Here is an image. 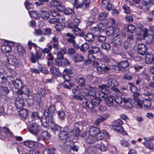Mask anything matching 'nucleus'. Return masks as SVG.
<instances>
[{
	"label": "nucleus",
	"instance_id": "nucleus-1",
	"mask_svg": "<svg viewBox=\"0 0 154 154\" xmlns=\"http://www.w3.org/2000/svg\"><path fill=\"white\" fill-rule=\"evenodd\" d=\"M28 130L30 133L35 135H38L42 132L40 127L36 123H33L30 125Z\"/></svg>",
	"mask_w": 154,
	"mask_h": 154
},
{
	"label": "nucleus",
	"instance_id": "nucleus-2",
	"mask_svg": "<svg viewBox=\"0 0 154 154\" xmlns=\"http://www.w3.org/2000/svg\"><path fill=\"white\" fill-rule=\"evenodd\" d=\"M96 88H93L89 91H88L85 94V95H84V98L86 100H89L92 98L96 97V91H97Z\"/></svg>",
	"mask_w": 154,
	"mask_h": 154
},
{
	"label": "nucleus",
	"instance_id": "nucleus-3",
	"mask_svg": "<svg viewBox=\"0 0 154 154\" xmlns=\"http://www.w3.org/2000/svg\"><path fill=\"white\" fill-rule=\"evenodd\" d=\"M137 49L138 53L139 54L144 55L147 52L148 47L144 44L139 43L137 45Z\"/></svg>",
	"mask_w": 154,
	"mask_h": 154
},
{
	"label": "nucleus",
	"instance_id": "nucleus-4",
	"mask_svg": "<svg viewBox=\"0 0 154 154\" xmlns=\"http://www.w3.org/2000/svg\"><path fill=\"white\" fill-rule=\"evenodd\" d=\"M24 98L23 96H18L15 100V105L18 109L22 108L24 105Z\"/></svg>",
	"mask_w": 154,
	"mask_h": 154
},
{
	"label": "nucleus",
	"instance_id": "nucleus-5",
	"mask_svg": "<svg viewBox=\"0 0 154 154\" xmlns=\"http://www.w3.org/2000/svg\"><path fill=\"white\" fill-rule=\"evenodd\" d=\"M116 36L111 40V43L112 45L116 48L119 47L122 44V40L120 38V36L116 35Z\"/></svg>",
	"mask_w": 154,
	"mask_h": 154
},
{
	"label": "nucleus",
	"instance_id": "nucleus-6",
	"mask_svg": "<svg viewBox=\"0 0 154 154\" xmlns=\"http://www.w3.org/2000/svg\"><path fill=\"white\" fill-rule=\"evenodd\" d=\"M148 32L147 29H145L143 32V37L145 38L146 43L150 44L152 42L153 36L151 35H147Z\"/></svg>",
	"mask_w": 154,
	"mask_h": 154
},
{
	"label": "nucleus",
	"instance_id": "nucleus-7",
	"mask_svg": "<svg viewBox=\"0 0 154 154\" xmlns=\"http://www.w3.org/2000/svg\"><path fill=\"white\" fill-rule=\"evenodd\" d=\"M5 45L1 46V49L4 52H10L11 51V46H14V43H11L12 45H10L9 43H8V41L5 40Z\"/></svg>",
	"mask_w": 154,
	"mask_h": 154
},
{
	"label": "nucleus",
	"instance_id": "nucleus-8",
	"mask_svg": "<svg viewBox=\"0 0 154 154\" xmlns=\"http://www.w3.org/2000/svg\"><path fill=\"white\" fill-rule=\"evenodd\" d=\"M75 24V23L72 22L68 23V26L69 28L73 29L72 32H73V33L75 35H77L80 32L79 28L78 27V26Z\"/></svg>",
	"mask_w": 154,
	"mask_h": 154
},
{
	"label": "nucleus",
	"instance_id": "nucleus-9",
	"mask_svg": "<svg viewBox=\"0 0 154 154\" xmlns=\"http://www.w3.org/2000/svg\"><path fill=\"white\" fill-rule=\"evenodd\" d=\"M40 136H38L37 138V141H38L41 140H48L50 138V134L47 131H42Z\"/></svg>",
	"mask_w": 154,
	"mask_h": 154
},
{
	"label": "nucleus",
	"instance_id": "nucleus-10",
	"mask_svg": "<svg viewBox=\"0 0 154 154\" xmlns=\"http://www.w3.org/2000/svg\"><path fill=\"white\" fill-rule=\"evenodd\" d=\"M129 65V62L127 60H125L118 63L117 66L119 68L120 70H124L125 71V68H128ZM126 70L127 69H126Z\"/></svg>",
	"mask_w": 154,
	"mask_h": 154
},
{
	"label": "nucleus",
	"instance_id": "nucleus-11",
	"mask_svg": "<svg viewBox=\"0 0 154 154\" xmlns=\"http://www.w3.org/2000/svg\"><path fill=\"white\" fill-rule=\"evenodd\" d=\"M142 4L145 6L147 10L152 8H154V1L153 0H149L148 1H146L144 0L142 1Z\"/></svg>",
	"mask_w": 154,
	"mask_h": 154
},
{
	"label": "nucleus",
	"instance_id": "nucleus-12",
	"mask_svg": "<svg viewBox=\"0 0 154 154\" xmlns=\"http://www.w3.org/2000/svg\"><path fill=\"white\" fill-rule=\"evenodd\" d=\"M44 116H45V119L47 120V122H48L49 126L50 123L51 125H55V123L53 120V117L51 116V115H49L48 112H45Z\"/></svg>",
	"mask_w": 154,
	"mask_h": 154
},
{
	"label": "nucleus",
	"instance_id": "nucleus-13",
	"mask_svg": "<svg viewBox=\"0 0 154 154\" xmlns=\"http://www.w3.org/2000/svg\"><path fill=\"white\" fill-rule=\"evenodd\" d=\"M145 60L146 63L147 64H154L153 55L151 53L147 54L145 56Z\"/></svg>",
	"mask_w": 154,
	"mask_h": 154
},
{
	"label": "nucleus",
	"instance_id": "nucleus-14",
	"mask_svg": "<svg viewBox=\"0 0 154 154\" xmlns=\"http://www.w3.org/2000/svg\"><path fill=\"white\" fill-rule=\"evenodd\" d=\"M8 62L11 64L16 65L18 63V61L15 56L10 55L8 57Z\"/></svg>",
	"mask_w": 154,
	"mask_h": 154
},
{
	"label": "nucleus",
	"instance_id": "nucleus-15",
	"mask_svg": "<svg viewBox=\"0 0 154 154\" xmlns=\"http://www.w3.org/2000/svg\"><path fill=\"white\" fill-rule=\"evenodd\" d=\"M18 90L16 92V93L18 96H22V94H28L29 92L28 88L26 86H23L22 88L18 89Z\"/></svg>",
	"mask_w": 154,
	"mask_h": 154
},
{
	"label": "nucleus",
	"instance_id": "nucleus-16",
	"mask_svg": "<svg viewBox=\"0 0 154 154\" xmlns=\"http://www.w3.org/2000/svg\"><path fill=\"white\" fill-rule=\"evenodd\" d=\"M33 96L34 99L38 103V104L40 106H42L43 105V103L39 94L38 93L34 94Z\"/></svg>",
	"mask_w": 154,
	"mask_h": 154
},
{
	"label": "nucleus",
	"instance_id": "nucleus-17",
	"mask_svg": "<svg viewBox=\"0 0 154 154\" xmlns=\"http://www.w3.org/2000/svg\"><path fill=\"white\" fill-rule=\"evenodd\" d=\"M108 84L111 87H117L118 83L116 80L111 77H109L108 80Z\"/></svg>",
	"mask_w": 154,
	"mask_h": 154
},
{
	"label": "nucleus",
	"instance_id": "nucleus-18",
	"mask_svg": "<svg viewBox=\"0 0 154 154\" xmlns=\"http://www.w3.org/2000/svg\"><path fill=\"white\" fill-rule=\"evenodd\" d=\"M82 105L83 107L85 109L88 108L89 109H92L95 106L91 100V101H86L85 103H82Z\"/></svg>",
	"mask_w": 154,
	"mask_h": 154
},
{
	"label": "nucleus",
	"instance_id": "nucleus-19",
	"mask_svg": "<svg viewBox=\"0 0 154 154\" xmlns=\"http://www.w3.org/2000/svg\"><path fill=\"white\" fill-rule=\"evenodd\" d=\"M40 16L43 20H48L50 17V15L47 11L44 10L40 11L39 13Z\"/></svg>",
	"mask_w": 154,
	"mask_h": 154
},
{
	"label": "nucleus",
	"instance_id": "nucleus-20",
	"mask_svg": "<svg viewBox=\"0 0 154 154\" xmlns=\"http://www.w3.org/2000/svg\"><path fill=\"white\" fill-rule=\"evenodd\" d=\"M99 128L97 127L92 126L89 130V134L91 135L94 136L100 133Z\"/></svg>",
	"mask_w": 154,
	"mask_h": 154
},
{
	"label": "nucleus",
	"instance_id": "nucleus-21",
	"mask_svg": "<svg viewBox=\"0 0 154 154\" xmlns=\"http://www.w3.org/2000/svg\"><path fill=\"white\" fill-rule=\"evenodd\" d=\"M99 87L101 89V92L104 93L106 94H110V91L108 89L109 87L107 85H99Z\"/></svg>",
	"mask_w": 154,
	"mask_h": 154
},
{
	"label": "nucleus",
	"instance_id": "nucleus-22",
	"mask_svg": "<svg viewBox=\"0 0 154 154\" xmlns=\"http://www.w3.org/2000/svg\"><path fill=\"white\" fill-rule=\"evenodd\" d=\"M42 54V52H36V54L35 57L32 55L31 57V62L33 63H35L37 60H38L41 57Z\"/></svg>",
	"mask_w": 154,
	"mask_h": 154
},
{
	"label": "nucleus",
	"instance_id": "nucleus-23",
	"mask_svg": "<svg viewBox=\"0 0 154 154\" xmlns=\"http://www.w3.org/2000/svg\"><path fill=\"white\" fill-rule=\"evenodd\" d=\"M115 32L116 30H115L114 27L113 26H110L107 28L106 33V35L108 36H114L117 35L116 34Z\"/></svg>",
	"mask_w": 154,
	"mask_h": 154
},
{
	"label": "nucleus",
	"instance_id": "nucleus-24",
	"mask_svg": "<svg viewBox=\"0 0 154 154\" xmlns=\"http://www.w3.org/2000/svg\"><path fill=\"white\" fill-rule=\"evenodd\" d=\"M61 127L55 124L54 125H51V129L53 133L58 134L61 130Z\"/></svg>",
	"mask_w": 154,
	"mask_h": 154
},
{
	"label": "nucleus",
	"instance_id": "nucleus-25",
	"mask_svg": "<svg viewBox=\"0 0 154 154\" xmlns=\"http://www.w3.org/2000/svg\"><path fill=\"white\" fill-rule=\"evenodd\" d=\"M81 88H79V86H77L75 88L72 89V92L74 95H77L82 94L83 95V97L84 98V95H85V93L84 91L82 92L80 91Z\"/></svg>",
	"mask_w": 154,
	"mask_h": 154
},
{
	"label": "nucleus",
	"instance_id": "nucleus-26",
	"mask_svg": "<svg viewBox=\"0 0 154 154\" xmlns=\"http://www.w3.org/2000/svg\"><path fill=\"white\" fill-rule=\"evenodd\" d=\"M56 149L54 147L48 148L44 149L43 151V154H54Z\"/></svg>",
	"mask_w": 154,
	"mask_h": 154
},
{
	"label": "nucleus",
	"instance_id": "nucleus-27",
	"mask_svg": "<svg viewBox=\"0 0 154 154\" xmlns=\"http://www.w3.org/2000/svg\"><path fill=\"white\" fill-rule=\"evenodd\" d=\"M59 138L61 140H66L68 137L67 132L66 131H61L59 134Z\"/></svg>",
	"mask_w": 154,
	"mask_h": 154
},
{
	"label": "nucleus",
	"instance_id": "nucleus-28",
	"mask_svg": "<svg viewBox=\"0 0 154 154\" xmlns=\"http://www.w3.org/2000/svg\"><path fill=\"white\" fill-rule=\"evenodd\" d=\"M96 152V148L92 146L88 147L85 151L86 154H95Z\"/></svg>",
	"mask_w": 154,
	"mask_h": 154
},
{
	"label": "nucleus",
	"instance_id": "nucleus-29",
	"mask_svg": "<svg viewBox=\"0 0 154 154\" xmlns=\"http://www.w3.org/2000/svg\"><path fill=\"white\" fill-rule=\"evenodd\" d=\"M74 61L76 62H81L84 59V57L81 54L76 53L74 56Z\"/></svg>",
	"mask_w": 154,
	"mask_h": 154
},
{
	"label": "nucleus",
	"instance_id": "nucleus-30",
	"mask_svg": "<svg viewBox=\"0 0 154 154\" xmlns=\"http://www.w3.org/2000/svg\"><path fill=\"white\" fill-rule=\"evenodd\" d=\"M113 96L108 97L105 100L106 104L109 106H112L113 105Z\"/></svg>",
	"mask_w": 154,
	"mask_h": 154
},
{
	"label": "nucleus",
	"instance_id": "nucleus-31",
	"mask_svg": "<svg viewBox=\"0 0 154 154\" xmlns=\"http://www.w3.org/2000/svg\"><path fill=\"white\" fill-rule=\"evenodd\" d=\"M68 132L72 133V134L76 137H78L80 134V130L78 127H76L74 128L73 130H70L68 131Z\"/></svg>",
	"mask_w": 154,
	"mask_h": 154
},
{
	"label": "nucleus",
	"instance_id": "nucleus-32",
	"mask_svg": "<svg viewBox=\"0 0 154 154\" xmlns=\"http://www.w3.org/2000/svg\"><path fill=\"white\" fill-rule=\"evenodd\" d=\"M91 100L95 106L99 105L100 102L102 101V99L100 97H95L91 99Z\"/></svg>",
	"mask_w": 154,
	"mask_h": 154
},
{
	"label": "nucleus",
	"instance_id": "nucleus-33",
	"mask_svg": "<svg viewBox=\"0 0 154 154\" xmlns=\"http://www.w3.org/2000/svg\"><path fill=\"white\" fill-rule=\"evenodd\" d=\"M50 72L54 75L57 76L60 75V73L59 69L54 67L52 66L50 68Z\"/></svg>",
	"mask_w": 154,
	"mask_h": 154
},
{
	"label": "nucleus",
	"instance_id": "nucleus-34",
	"mask_svg": "<svg viewBox=\"0 0 154 154\" xmlns=\"http://www.w3.org/2000/svg\"><path fill=\"white\" fill-rule=\"evenodd\" d=\"M112 128L118 132H122L124 131L123 128L120 125H112Z\"/></svg>",
	"mask_w": 154,
	"mask_h": 154
},
{
	"label": "nucleus",
	"instance_id": "nucleus-35",
	"mask_svg": "<svg viewBox=\"0 0 154 154\" xmlns=\"http://www.w3.org/2000/svg\"><path fill=\"white\" fill-rule=\"evenodd\" d=\"M19 114L20 117L23 118H26L28 115V110L27 109H23L19 111Z\"/></svg>",
	"mask_w": 154,
	"mask_h": 154
},
{
	"label": "nucleus",
	"instance_id": "nucleus-36",
	"mask_svg": "<svg viewBox=\"0 0 154 154\" xmlns=\"http://www.w3.org/2000/svg\"><path fill=\"white\" fill-rule=\"evenodd\" d=\"M95 36L92 33H88L86 35L85 39L88 42H93L95 39Z\"/></svg>",
	"mask_w": 154,
	"mask_h": 154
},
{
	"label": "nucleus",
	"instance_id": "nucleus-37",
	"mask_svg": "<svg viewBox=\"0 0 154 154\" xmlns=\"http://www.w3.org/2000/svg\"><path fill=\"white\" fill-rule=\"evenodd\" d=\"M92 33L95 36H97L100 33V29L99 27H94L92 28L91 29Z\"/></svg>",
	"mask_w": 154,
	"mask_h": 154
},
{
	"label": "nucleus",
	"instance_id": "nucleus-38",
	"mask_svg": "<svg viewBox=\"0 0 154 154\" xmlns=\"http://www.w3.org/2000/svg\"><path fill=\"white\" fill-rule=\"evenodd\" d=\"M56 111V108L55 106L54 105H51L48 108V113L49 115H51L52 116L53 115ZM47 112V111H46Z\"/></svg>",
	"mask_w": 154,
	"mask_h": 154
},
{
	"label": "nucleus",
	"instance_id": "nucleus-39",
	"mask_svg": "<svg viewBox=\"0 0 154 154\" xmlns=\"http://www.w3.org/2000/svg\"><path fill=\"white\" fill-rule=\"evenodd\" d=\"M13 85L15 88L16 89H20L23 87L21 81L18 79L16 80Z\"/></svg>",
	"mask_w": 154,
	"mask_h": 154
},
{
	"label": "nucleus",
	"instance_id": "nucleus-40",
	"mask_svg": "<svg viewBox=\"0 0 154 154\" xmlns=\"http://www.w3.org/2000/svg\"><path fill=\"white\" fill-rule=\"evenodd\" d=\"M15 81L14 77L12 75L8 76L6 78V81L9 85H13Z\"/></svg>",
	"mask_w": 154,
	"mask_h": 154
},
{
	"label": "nucleus",
	"instance_id": "nucleus-41",
	"mask_svg": "<svg viewBox=\"0 0 154 154\" xmlns=\"http://www.w3.org/2000/svg\"><path fill=\"white\" fill-rule=\"evenodd\" d=\"M128 85L129 86V88L130 90L134 93H138L137 88L132 83H129L128 84Z\"/></svg>",
	"mask_w": 154,
	"mask_h": 154
},
{
	"label": "nucleus",
	"instance_id": "nucleus-42",
	"mask_svg": "<svg viewBox=\"0 0 154 154\" xmlns=\"http://www.w3.org/2000/svg\"><path fill=\"white\" fill-rule=\"evenodd\" d=\"M45 119V116H43L41 119V121L42 125L45 128H47L49 127V125L47 122V120Z\"/></svg>",
	"mask_w": 154,
	"mask_h": 154
},
{
	"label": "nucleus",
	"instance_id": "nucleus-43",
	"mask_svg": "<svg viewBox=\"0 0 154 154\" xmlns=\"http://www.w3.org/2000/svg\"><path fill=\"white\" fill-rule=\"evenodd\" d=\"M0 90L2 93L5 94H8L9 93L10 90L7 86H0Z\"/></svg>",
	"mask_w": 154,
	"mask_h": 154
},
{
	"label": "nucleus",
	"instance_id": "nucleus-44",
	"mask_svg": "<svg viewBox=\"0 0 154 154\" xmlns=\"http://www.w3.org/2000/svg\"><path fill=\"white\" fill-rule=\"evenodd\" d=\"M143 103L144 106L149 107L151 106V100L150 98L144 99L143 101Z\"/></svg>",
	"mask_w": 154,
	"mask_h": 154
},
{
	"label": "nucleus",
	"instance_id": "nucleus-45",
	"mask_svg": "<svg viewBox=\"0 0 154 154\" xmlns=\"http://www.w3.org/2000/svg\"><path fill=\"white\" fill-rule=\"evenodd\" d=\"M85 141L86 143L89 144L94 143V136L90 134L85 139Z\"/></svg>",
	"mask_w": 154,
	"mask_h": 154
},
{
	"label": "nucleus",
	"instance_id": "nucleus-46",
	"mask_svg": "<svg viewBox=\"0 0 154 154\" xmlns=\"http://www.w3.org/2000/svg\"><path fill=\"white\" fill-rule=\"evenodd\" d=\"M89 44L88 43H85L81 45V48H80V49L81 51L85 52L89 48Z\"/></svg>",
	"mask_w": 154,
	"mask_h": 154
},
{
	"label": "nucleus",
	"instance_id": "nucleus-47",
	"mask_svg": "<svg viewBox=\"0 0 154 154\" xmlns=\"http://www.w3.org/2000/svg\"><path fill=\"white\" fill-rule=\"evenodd\" d=\"M85 79L83 77H80L78 81L79 86L84 87L85 86Z\"/></svg>",
	"mask_w": 154,
	"mask_h": 154
},
{
	"label": "nucleus",
	"instance_id": "nucleus-48",
	"mask_svg": "<svg viewBox=\"0 0 154 154\" xmlns=\"http://www.w3.org/2000/svg\"><path fill=\"white\" fill-rule=\"evenodd\" d=\"M59 2L57 1H51L50 2L48 6L50 8L54 7L56 8L57 5H59Z\"/></svg>",
	"mask_w": 154,
	"mask_h": 154
},
{
	"label": "nucleus",
	"instance_id": "nucleus-49",
	"mask_svg": "<svg viewBox=\"0 0 154 154\" xmlns=\"http://www.w3.org/2000/svg\"><path fill=\"white\" fill-rule=\"evenodd\" d=\"M127 29V32H129L130 33H132L135 32V27L133 25L130 24L128 26Z\"/></svg>",
	"mask_w": 154,
	"mask_h": 154
},
{
	"label": "nucleus",
	"instance_id": "nucleus-50",
	"mask_svg": "<svg viewBox=\"0 0 154 154\" xmlns=\"http://www.w3.org/2000/svg\"><path fill=\"white\" fill-rule=\"evenodd\" d=\"M25 5L26 8L28 10L32 9L33 8V5L29 2L26 1L25 2Z\"/></svg>",
	"mask_w": 154,
	"mask_h": 154
},
{
	"label": "nucleus",
	"instance_id": "nucleus-51",
	"mask_svg": "<svg viewBox=\"0 0 154 154\" xmlns=\"http://www.w3.org/2000/svg\"><path fill=\"white\" fill-rule=\"evenodd\" d=\"M96 37L97 38V40L99 43L104 42L106 39V36L102 35H98Z\"/></svg>",
	"mask_w": 154,
	"mask_h": 154
},
{
	"label": "nucleus",
	"instance_id": "nucleus-52",
	"mask_svg": "<svg viewBox=\"0 0 154 154\" xmlns=\"http://www.w3.org/2000/svg\"><path fill=\"white\" fill-rule=\"evenodd\" d=\"M57 113L60 119L62 120L64 119L66 116L64 112L62 111H58Z\"/></svg>",
	"mask_w": 154,
	"mask_h": 154
},
{
	"label": "nucleus",
	"instance_id": "nucleus-53",
	"mask_svg": "<svg viewBox=\"0 0 154 154\" xmlns=\"http://www.w3.org/2000/svg\"><path fill=\"white\" fill-rule=\"evenodd\" d=\"M32 117L35 120L40 119V117L38 113L37 112L32 113Z\"/></svg>",
	"mask_w": 154,
	"mask_h": 154
},
{
	"label": "nucleus",
	"instance_id": "nucleus-54",
	"mask_svg": "<svg viewBox=\"0 0 154 154\" xmlns=\"http://www.w3.org/2000/svg\"><path fill=\"white\" fill-rule=\"evenodd\" d=\"M62 86L65 88L69 89H70L72 87V85L70 84L68 81H66L65 83L62 85Z\"/></svg>",
	"mask_w": 154,
	"mask_h": 154
},
{
	"label": "nucleus",
	"instance_id": "nucleus-55",
	"mask_svg": "<svg viewBox=\"0 0 154 154\" xmlns=\"http://www.w3.org/2000/svg\"><path fill=\"white\" fill-rule=\"evenodd\" d=\"M106 119V118L103 117H101L97 119L95 122V123L96 125H98L101 122L104 121Z\"/></svg>",
	"mask_w": 154,
	"mask_h": 154
},
{
	"label": "nucleus",
	"instance_id": "nucleus-56",
	"mask_svg": "<svg viewBox=\"0 0 154 154\" xmlns=\"http://www.w3.org/2000/svg\"><path fill=\"white\" fill-rule=\"evenodd\" d=\"M101 47L102 48L104 49L107 51H108L110 48V45L108 43H105L102 45Z\"/></svg>",
	"mask_w": 154,
	"mask_h": 154
},
{
	"label": "nucleus",
	"instance_id": "nucleus-57",
	"mask_svg": "<svg viewBox=\"0 0 154 154\" xmlns=\"http://www.w3.org/2000/svg\"><path fill=\"white\" fill-rule=\"evenodd\" d=\"M63 59H55L56 64L58 66H61L63 64Z\"/></svg>",
	"mask_w": 154,
	"mask_h": 154
},
{
	"label": "nucleus",
	"instance_id": "nucleus-58",
	"mask_svg": "<svg viewBox=\"0 0 154 154\" xmlns=\"http://www.w3.org/2000/svg\"><path fill=\"white\" fill-rule=\"evenodd\" d=\"M132 107V104L130 102H128L123 105L124 108L126 109H131Z\"/></svg>",
	"mask_w": 154,
	"mask_h": 154
},
{
	"label": "nucleus",
	"instance_id": "nucleus-59",
	"mask_svg": "<svg viewBox=\"0 0 154 154\" xmlns=\"http://www.w3.org/2000/svg\"><path fill=\"white\" fill-rule=\"evenodd\" d=\"M29 13L30 15L34 17L37 18L38 17L39 14L35 11H31L29 12Z\"/></svg>",
	"mask_w": 154,
	"mask_h": 154
},
{
	"label": "nucleus",
	"instance_id": "nucleus-60",
	"mask_svg": "<svg viewBox=\"0 0 154 154\" xmlns=\"http://www.w3.org/2000/svg\"><path fill=\"white\" fill-rule=\"evenodd\" d=\"M107 15V14L106 13H100L98 17V20H102L105 18Z\"/></svg>",
	"mask_w": 154,
	"mask_h": 154
},
{
	"label": "nucleus",
	"instance_id": "nucleus-61",
	"mask_svg": "<svg viewBox=\"0 0 154 154\" xmlns=\"http://www.w3.org/2000/svg\"><path fill=\"white\" fill-rule=\"evenodd\" d=\"M56 8L57 10L60 12L65 11L66 10L65 6L61 5L60 2L59 3V5H57Z\"/></svg>",
	"mask_w": 154,
	"mask_h": 154
},
{
	"label": "nucleus",
	"instance_id": "nucleus-62",
	"mask_svg": "<svg viewBox=\"0 0 154 154\" xmlns=\"http://www.w3.org/2000/svg\"><path fill=\"white\" fill-rule=\"evenodd\" d=\"M91 2V0H84L82 3L83 6L84 5L85 8H88L89 7Z\"/></svg>",
	"mask_w": 154,
	"mask_h": 154
},
{
	"label": "nucleus",
	"instance_id": "nucleus-63",
	"mask_svg": "<svg viewBox=\"0 0 154 154\" xmlns=\"http://www.w3.org/2000/svg\"><path fill=\"white\" fill-rule=\"evenodd\" d=\"M26 101L29 106H32L34 104V100L32 98H28Z\"/></svg>",
	"mask_w": 154,
	"mask_h": 154
},
{
	"label": "nucleus",
	"instance_id": "nucleus-64",
	"mask_svg": "<svg viewBox=\"0 0 154 154\" xmlns=\"http://www.w3.org/2000/svg\"><path fill=\"white\" fill-rule=\"evenodd\" d=\"M89 54L88 55V58L92 60V61H94L95 60V56L93 55L94 54L93 53H90V51L88 50Z\"/></svg>",
	"mask_w": 154,
	"mask_h": 154
}]
</instances>
